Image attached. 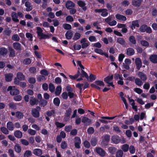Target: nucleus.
Masks as SVG:
<instances>
[{
	"label": "nucleus",
	"instance_id": "1",
	"mask_svg": "<svg viewBox=\"0 0 157 157\" xmlns=\"http://www.w3.org/2000/svg\"><path fill=\"white\" fill-rule=\"evenodd\" d=\"M43 32V30L40 27H36V33L38 37L40 39H45L46 38H48V36L46 34H44Z\"/></svg>",
	"mask_w": 157,
	"mask_h": 157
},
{
	"label": "nucleus",
	"instance_id": "2",
	"mask_svg": "<svg viewBox=\"0 0 157 157\" xmlns=\"http://www.w3.org/2000/svg\"><path fill=\"white\" fill-rule=\"evenodd\" d=\"M7 90L8 91H10V94L12 95H17L19 93V90L15 88L14 86H9Z\"/></svg>",
	"mask_w": 157,
	"mask_h": 157
},
{
	"label": "nucleus",
	"instance_id": "3",
	"mask_svg": "<svg viewBox=\"0 0 157 157\" xmlns=\"http://www.w3.org/2000/svg\"><path fill=\"white\" fill-rule=\"evenodd\" d=\"M140 30L142 32H144L145 31L148 33H151L152 32L151 28L150 27H148L147 25H143L141 26L140 28Z\"/></svg>",
	"mask_w": 157,
	"mask_h": 157
},
{
	"label": "nucleus",
	"instance_id": "4",
	"mask_svg": "<svg viewBox=\"0 0 157 157\" xmlns=\"http://www.w3.org/2000/svg\"><path fill=\"white\" fill-rule=\"evenodd\" d=\"M96 13H101V16L103 17L107 16L108 14L107 10L103 9H96L95 10Z\"/></svg>",
	"mask_w": 157,
	"mask_h": 157
},
{
	"label": "nucleus",
	"instance_id": "5",
	"mask_svg": "<svg viewBox=\"0 0 157 157\" xmlns=\"http://www.w3.org/2000/svg\"><path fill=\"white\" fill-rule=\"evenodd\" d=\"M40 108L39 107H37L36 109H33L32 110V113L33 116L35 117H39L40 114L39 111Z\"/></svg>",
	"mask_w": 157,
	"mask_h": 157
},
{
	"label": "nucleus",
	"instance_id": "6",
	"mask_svg": "<svg viewBox=\"0 0 157 157\" xmlns=\"http://www.w3.org/2000/svg\"><path fill=\"white\" fill-rule=\"evenodd\" d=\"M80 43L82 44L81 47L82 48H86L89 45V42L86 38H83L80 41Z\"/></svg>",
	"mask_w": 157,
	"mask_h": 157
},
{
	"label": "nucleus",
	"instance_id": "7",
	"mask_svg": "<svg viewBox=\"0 0 157 157\" xmlns=\"http://www.w3.org/2000/svg\"><path fill=\"white\" fill-rule=\"evenodd\" d=\"M95 151L101 156H104L105 155V152L100 147H96L95 148Z\"/></svg>",
	"mask_w": 157,
	"mask_h": 157
},
{
	"label": "nucleus",
	"instance_id": "8",
	"mask_svg": "<svg viewBox=\"0 0 157 157\" xmlns=\"http://www.w3.org/2000/svg\"><path fill=\"white\" fill-rule=\"evenodd\" d=\"M81 144V140L78 137L75 138V147L77 148H79L80 147V145Z\"/></svg>",
	"mask_w": 157,
	"mask_h": 157
},
{
	"label": "nucleus",
	"instance_id": "9",
	"mask_svg": "<svg viewBox=\"0 0 157 157\" xmlns=\"http://www.w3.org/2000/svg\"><path fill=\"white\" fill-rule=\"evenodd\" d=\"M78 6L81 7L84 11H86L87 10V7L86 6V4L85 2L82 1H78L77 2Z\"/></svg>",
	"mask_w": 157,
	"mask_h": 157
},
{
	"label": "nucleus",
	"instance_id": "10",
	"mask_svg": "<svg viewBox=\"0 0 157 157\" xmlns=\"http://www.w3.org/2000/svg\"><path fill=\"white\" fill-rule=\"evenodd\" d=\"M136 75L143 81H146L147 79V76L146 75L141 72H139L136 74Z\"/></svg>",
	"mask_w": 157,
	"mask_h": 157
},
{
	"label": "nucleus",
	"instance_id": "11",
	"mask_svg": "<svg viewBox=\"0 0 157 157\" xmlns=\"http://www.w3.org/2000/svg\"><path fill=\"white\" fill-rule=\"evenodd\" d=\"M135 62L137 69L139 70L142 66L141 59L139 58H137L135 59Z\"/></svg>",
	"mask_w": 157,
	"mask_h": 157
},
{
	"label": "nucleus",
	"instance_id": "12",
	"mask_svg": "<svg viewBox=\"0 0 157 157\" xmlns=\"http://www.w3.org/2000/svg\"><path fill=\"white\" fill-rule=\"evenodd\" d=\"M94 51L96 53L102 55H104L106 57H109L108 54L104 52L102 50L100 49L96 48L94 49Z\"/></svg>",
	"mask_w": 157,
	"mask_h": 157
},
{
	"label": "nucleus",
	"instance_id": "13",
	"mask_svg": "<svg viewBox=\"0 0 157 157\" xmlns=\"http://www.w3.org/2000/svg\"><path fill=\"white\" fill-rule=\"evenodd\" d=\"M139 22L137 20L133 21L132 22V25L130 26V28L132 30L135 29L136 27H139Z\"/></svg>",
	"mask_w": 157,
	"mask_h": 157
},
{
	"label": "nucleus",
	"instance_id": "14",
	"mask_svg": "<svg viewBox=\"0 0 157 157\" xmlns=\"http://www.w3.org/2000/svg\"><path fill=\"white\" fill-rule=\"evenodd\" d=\"M142 0H132V4L136 7H139L141 5Z\"/></svg>",
	"mask_w": 157,
	"mask_h": 157
},
{
	"label": "nucleus",
	"instance_id": "15",
	"mask_svg": "<svg viewBox=\"0 0 157 157\" xmlns=\"http://www.w3.org/2000/svg\"><path fill=\"white\" fill-rule=\"evenodd\" d=\"M14 83L16 84L19 85L21 87L25 88L26 87V84L24 82H22L19 83V81L16 78H14Z\"/></svg>",
	"mask_w": 157,
	"mask_h": 157
},
{
	"label": "nucleus",
	"instance_id": "16",
	"mask_svg": "<svg viewBox=\"0 0 157 157\" xmlns=\"http://www.w3.org/2000/svg\"><path fill=\"white\" fill-rule=\"evenodd\" d=\"M82 122L87 125H89L91 124L92 120L86 117H83L82 120Z\"/></svg>",
	"mask_w": 157,
	"mask_h": 157
},
{
	"label": "nucleus",
	"instance_id": "17",
	"mask_svg": "<svg viewBox=\"0 0 157 157\" xmlns=\"http://www.w3.org/2000/svg\"><path fill=\"white\" fill-rule=\"evenodd\" d=\"M66 6L67 9H71L75 6V4L71 1H67L66 3Z\"/></svg>",
	"mask_w": 157,
	"mask_h": 157
},
{
	"label": "nucleus",
	"instance_id": "18",
	"mask_svg": "<svg viewBox=\"0 0 157 157\" xmlns=\"http://www.w3.org/2000/svg\"><path fill=\"white\" fill-rule=\"evenodd\" d=\"M33 153L35 155L39 156L42 154V151L40 149L36 148L33 150Z\"/></svg>",
	"mask_w": 157,
	"mask_h": 157
},
{
	"label": "nucleus",
	"instance_id": "19",
	"mask_svg": "<svg viewBox=\"0 0 157 157\" xmlns=\"http://www.w3.org/2000/svg\"><path fill=\"white\" fill-rule=\"evenodd\" d=\"M115 17L117 20L121 21H125L127 19L125 16L119 14H117L115 16Z\"/></svg>",
	"mask_w": 157,
	"mask_h": 157
},
{
	"label": "nucleus",
	"instance_id": "20",
	"mask_svg": "<svg viewBox=\"0 0 157 157\" xmlns=\"http://www.w3.org/2000/svg\"><path fill=\"white\" fill-rule=\"evenodd\" d=\"M150 61L152 63H157V55H153L149 57Z\"/></svg>",
	"mask_w": 157,
	"mask_h": 157
},
{
	"label": "nucleus",
	"instance_id": "21",
	"mask_svg": "<svg viewBox=\"0 0 157 157\" xmlns=\"http://www.w3.org/2000/svg\"><path fill=\"white\" fill-rule=\"evenodd\" d=\"M112 140L114 143L117 144L120 142V139L117 136H112Z\"/></svg>",
	"mask_w": 157,
	"mask_h": 157
},
{
	"label": "nucleus",
	"instance_id": "22",
	"mask_svg": "<svg viewBox=\"0 0 157 157\" xmlns=\"http://www.w3.org/2000/svg\"><path fill=\"white\" fill-rule=\"evenodd\" d=\"M13 77V75L12 74H6L5 75V80L6 81H11Z\"/></svg>",
	"mask_w": 157,
	"mask_h": 157
},
{
	"label": "nucleus",
	"instance_id": "23",
	"mask_svg": "<svg viewBox=\"0 0 157 157\" xmlns=\"http://www.w3.org/2000/svg\"><path fill=\"white\" fill-rule=\"evenodd\" d=\"M13 47L16 50L20 51L21 50V44L17 42H15L13 44Z\"/></svg>",
	"mask_w": 157,
	"mask_h": 157
},
{
	"label": "nucleus",
	"instance_id": "24",
	"mask_svg": "<svg viewBox=\"0 0 157 157\" xmlns=\"http://www.w3.org/2000/svg\"><path fill=\"white\" fill-rule=\"evenodd\" d=\"M17 80H25V76L21 72H18L17 74Z\"/></svg>",
	"mask_w": 157,
	"mask_h": 157
},
{
	"label": "nucleus",
	"instance_id": "25",
	"mask_svg": "<svg viewBox=\"0 0 157 157\" xmlns=\"http://www.w3.org/2000/svg\"><path fill=\"white\" fill-rule=\"evenodd\" d=\"M38 100L33 97L31 98L30 101V104L31 105H34L38 103Z\"/></svg>",
	"mask_w": 157,
	"mask_h": 157
},
{
	"label": "nucleus",
	"instance_id": "26",
	"mask_svg": "<svg viewBox=\"0 0 157 157\" xmlns=\"http://www.w3.org/2000/svg\"><path fill=\"white\" fill-rule=\"evenodd\" d=\"M11 17L13 21L16 22L19 21V20L17 18L18 16L16 13L14 12H12L11 14Z\"/></svg>",
	"mask_w": 157,
	"mask_h": 157
},
{
	"label": "nucleus",
	"instance_id": "27",
	"mask_svg": "<svg viewBox=\"0 0 157 157\" xmlns=\"http://www.w3.org/2000/svg\"><path fill=\"white\" fill-rule=\"evenodd\" d=\"M73 35V32L71 31H68L65 34L66 38L68 40L71 39Z\"/></svg>",
	"mask_w": 157,
	"mask_h": 157
},
{
	"label": "nucleus",
	"instance_id": "28",
	"mask_svg": "<svg viewBox=\"0 0 157 157\" xmlns=\"http://www.w3.org/2000/svg\"><path fill=\"white\" fill-rule=\"evenodd\" d=\"M7 128L10 131H12L14 129V125L12 122L9 121L7 124Z\"/></svg>",
	"mask_w": 157,
	"mask_h": 157
},
{
	"label": "nucleus",
	"instance_id": "29",
	"mask_svg": "<svg viewBox=\"0 0 157 157\" xmlns=\"http://www.w3.org/2000/svg\"><path fill=\"white\" fill-rule=\"evenodd\" d=\"M135 53L134 50L131 48H128L127 51V54L129 56H131L134 55Z\"/></svg>",
	"mask_w": 157,
	"mask_h": 157
},
{
	"label": "nucleus",
	"instance_id": "30",
	"mask_svg": "<svg viewBox=\"0 0 157 157\" xmlns=\"http://www.w3.org/2000/svg\"><path fill=\"white\" fill-rule=\"evenodd\" d=\"M7 52V50L5 48H2L0 49V54L2 56L6 55Z\"/></svg>",
	"mask_w": 157,
	"mask_h": 157
},
{
	"label": "nucleus",
	"instance_id": "31",
	"mask_svg": "<svg viewBox=\"0 0 157 157\" xmlns=\"http://www.w3.org/2000/svg\"><path fill=\"white\" fill-rule=\"evenodd\" d=\"M15 136L18 138H21L22 136V134L21 132L19 131H16L14 132Z\"/></svg>",
	"mask_w": 157,
	"mask_h": 157
},
{
	"label": "nucleus",
	"instance_id": "32",
	"mask_svg": "<svg viewBox=\"0 0 157 157\" xmlns=\"http://www.w3.org/2000/svg\"><path fill=\"white\" fill-rule=\"evenodd\" d=\"M81 36V35L78 33H75L73 36V40H76L79 39Z\"/></svg>",
	"mask_w": 157,
	"mask_h": 157
},
{
	"label": "nucleus",
	"instance_id": "33",
	"mask_svg": "<svg viewBox=\"0 0 157 157\" xmlns=\"http://www.w3.org/2000/svg\"><path fill=\"white\" fill-rule=\"evenodd\" d=\"M25 6L26 7V10L27 11H30L32 9V7L30 5V3L29 2L25 3Z\"/></svg>",
	"mask_w": 157,
	"mask_h": 157
},
{
	"label": "nucleus",
	"instance_id": "34",
	"mask_svg": "<svg viewBox=\"0 0 157 157\" xmlns=\"http://www.w3.org/2000/svg\"><path fill=\"white\" fill-rule=\"evenodd\" d=\"M62 91V87L61 86H58L56 89L55 94L57 96L59 95L61 93Z\"/></svg>",
	"mask_w": 157,
	"mask_h": 157
},
{
	"label": "nucleus",
	"instance_id": "35",
	"mask_svg": "<svg viewBox=\"0 0 157 157\" xmlns=\"http://www.w3.org/2000/svg\"><path fill=\"white\" fill-rule=\"evenodd\" d=\"M113 78V75L111 76H108L107 77L105 78L104 79V81L107 83H109V82H111Z\"/></svg>",
	"mask_w": 157,
	"mask_h": 157
},
{
	"label": "nucleus",
	"instance_id": "36",
	"mask_svg": "<svg viewBox=\"0 0 157 157\" xmlns=\"http://www.w3.org/2000/svg\"><path fill=\"white\" fill-rule=\"evenodd\" d=\"M117 150V148L111 146L108 148V151L111 154H114Z\"/></svg>",
	"mask_w": 157,
	"mask_h": 157
},
{
	"label": "nucleus",
	"instance_id": "37",
	"mask_svg": "<svg viewBox=\"0 0 157 157\" xmlns=\"http://www.w3.org/2000/svg\"><path fill=\"white\" fill-rule=\"evenodd\" d=\"M9 50L10 52V56L11 57H13L15 56V53L14 49L12 48L9 47Z\"/></svg>",
	"mask_w": 157,
	"mask_h": 157
},
{
	"label": "nucleus",
	"instance_id": "38",
	"mask_svg": "<svg viewBox=\"0 0 157 157\" xmlns=\"http://www.w3.org/2000/svg\"><path fill=\"white\" fill-rule=\"evenodd\" d=\"M81 75L82 77H85L86 79H88V75L83 69L81 70V73L80 72V75Z\"/></svg>",
	"mask_w": 157,
	"mask_h": 157
},
{
	"label": "nucleus",
	"instance_id": "39",
	"mask_svg": "<svg viewBox=\"0 0 157 157\" xmlns=\"http://www.w3.org/2000/svg\"><path fill=\"white\" fill-rule=\"evenodd\" d=\"M96 78L95 75L90 74L89 75V77L88 76V79L87 80L90 82H92L95 80Z\"/></svg>",
	"mask_w": 157,
	"mask_h": 157
},
{
	"label": "nucleus",
	"instance_id": "40",
	"mask_svg": "<svg viewBox=\"0 0 157 157\" xmlns=\"http://www.w3.org/2000/svg\"><path fill=\"white\" fill-rule=\"evenodd\" d=\"M135 83L139 86H141L143 84L142 81L139 78H136L135 79Z\"/></svg>",
	"mask_w": 157,
	"mask_h": 157
},
{
	"label": "nucleus",
	"instance_id": "41",
	"mask_svg": "<svg viewBox=\"0 0 157 157\" xmlns=\"http://www.w3.org/2000/svg\"><path fill=\"white\" fill-rule=\"evenodd\" d=\"M14 149L15 151L17 153L20 152L21 151V147L18 144H17L15 145L14 147Z\"/></svg>",
	"mask_w": 157,
	"mask_h": 157
},
{
	"label": "nucleus",
	"instance_id": "42",
	"mask_svg": "<svg viewBox=\"0 0 157 157\" xmlns=\"http://www.w3.org/2000/svg\"><path fill=\"white\" fill-rule=\"evenodd\" d=\"M121 149L124 152H127L128 150L129 146L127 144H124L123 145Z\"/></svg>",
	"mask_w": 157,
	"mask_h": 157
},
{
	"label": "nucleus",
	"instance_id": "43",
	"mask_svg": "<svg viewBox=\"0 0 157 157\" xmlns=\"http://www.w3.org/2000/svg\"><path fill=\"white\" fill-rule=\"evenodd\" d=\"M90 143L92 146H95L97 143V139L95 138H92L91 140Z\"/></svg>",
	"mask_w": 157,
	"mask_h": 157
},
{
	"label": "nucleus",
	"instance_id": "44",
	"mask_svg": "<svg viewBox=\"0 0 157 157\" xmlns=\"http://www.w3.org/2000/svg\"><path fill=\"white\" fill-rule=\"evenodd\" d=\"M80 75V71L79 70H78V73L77 74L75 75L74 76H72V75H70L69 77L70 78L72 79H75L76 78H77Z\"/></svg>",
	"mask_w": 157,
	"mask_h": 157
},
{
	"label": "nucleus",
	"instance_id": "45",
	"mask_svg": "<svg viewBox=\"0 0 157 157\" xmlns=\"http://www.w3.org/2000/svg\"><path fill=\"white\" fill-rule=\"evenodd\" d=\"M129 148V151L130 153L133 154L135 153L136 150L135 148L133 146H130Z\"/></svg>",
	"mask_w": 157,
	"mask_h": 157
},
{
	"label": "nucleus",
	"instance_id": "46",
	"mask_svg": "<svg viewBox=\"0 0 157 157\" xmlns=\"http://www.w3.org/2000/svg\"><path fill=\"white\" fill-rule=\"evenodd\" d=\"M94 83L97 85L99 86H104L105 85L104 83L102 81L97 80Z\"/></svg>",
	"mask_w": 157,
	"mask_h": 157
},
{
	"label": "nucleus",
	"instance_id": "47",
	"mask_svg": "<svg viewBox=\"0 0 157 157\" xmlns=\"http://www.w3.org/2000/svg\"><path fill=\"white\" fill-rule=\"evenodd\" d=\"M16 116L17 118L20 119L23 118V115L22 113L17 112L16 113Z\"/></svg>",
	"mask_w": 157,
	"mask_h": 157
},
{
	"label": "nucleus",
	"instance_id": "48",
	"mask_svg": "<svg viewBox=\"0 0 157 157\" xmlns=\"http://www.w3.org/2000/svg\"><path fill=\"white\" fill-rule=\"evenodd\" d=\"M63 27L66 30H69L71 29V25L69 24H64L63 25Z\"/></svg>",
	"mask_w": 157,
	"mask_h": 157
},
{
	"label": "nucleus",
	"instance_id": "49",
	"mask_svg": "<svg viewBox=\"0 0 157 157\" xmlns=\"http://www.w3.org/2000/svg\"><path fill=\"white\" fill-rule=\"evenodd\" d=\"M53 103L56 106H59L60 103V100L59 98H56L53 100Z\"/></svg>",
	"mask_w": 157,
	"mask_h": 157
},
{
	"label": "nucleus",
	"instance_id": "50",
	"mask_svg": "<svg viewBox=\"0 0 157 157\" xmlns=\"http://www.w3.org/2000/svg\"><path fill=\"white\" fill-rule=\"evenodd\" d=\"M32 155L31 152L29 150L26 151L24 155V156L25 157H29L31 156Z\"/></svg>",
	"mask_w": 157,
	"mask_h": 157
},
{
	"label": "nucleus",
	"instance_id": "51",
	"mask_svg": "<svg viewBox=\"0 0 157 157\" xmlns=\"http://www.w3.org/2000/svg\"><path fill=\"white\" fill-rule=\"evenodd\" d=\"M123 153L121 150H119L116 153V157H122L123 156Z\"/></svg>",
	"mask_w": 157,
	"mask_h": 157
},
{
	"label": "nucleus",
	"instance_id": "52",
	"mask_svg": "<svg viewBox=\"0 0 157 157\" xmlns=\"http://www.w3.org/2000/svg\"><path fill=\"white\" fill-rule=\"evenodd\" d=\"M12 39L15 41H18L20 39L19 36L17 34L14 35L12 37Z\"/></svg>",
	"mask_w": 157,
	"mask_h": 157
},
{
	"label": "nucleus",
	"instance_id": "53",
	"mask_svg": "<svg viewBox=\"0 0 157 157\" xmlns=\"http://www.w3.org/2000/svg\"><path fill=\"white\" fill-rule=\"evenodd\" d=\"M55 124L56 126L57 127L59 128H61L64 127L65 125L64 124L59 123L58 122H56L55 123Z\"/></svg>",
	"mask_w": 157,
	"mask_h": 157
},
{
	"label": "nucleus",
	"instance_id": "54",
	"mask_svg": "<svg viewBox=\"0 0 157 157\" xmlns=\"http://www.w3.org/2000/svg\"><path fill=\"white\" fill-rule=\"evenodd\" d=\"M46 79L45 77L42 75H39L37 77V80L39 81H41L43 80H45Z\"/></svg>",
	"mask_w": 157,
	"mask_h": 157
},
{
	"label": "nucleus",
	"instance_id": "55",
	"mask_svg": "<svg viewBox=\"0 0 157 157\" xmlns=\"http://www.w3.org/2000/svg\"><path fill=\"white\" fill-rule=\"evenodd\" d=\"M1 130L2 132L5 134L7 135L9 133L8 130L5 127H1Z\"/></svg>",
	"mask_w": 157,
	"mask_h": 157
},
{
	"label": "nucleus",
	"instance_id": "56",
	"mask_svg": "<svg viewBox=\"0 0 157 157\" xmlns=\"http://www.w3.org/2000/svg\"><path fill=\"white\" fill-rule=\"evenodd\" d=\"M31 62V59L29 58H27L24 60L23 61V63L26 64H29Z\"/></svg>",
	"mask_w": 157,
	"mask_h": 157
},
{
	"label": "nucleus",
	"instance_id": "57",
	"mask_svg": "<svg viewBox=\"0 0 157 157\" xmlns=\"http://www.w3.org/2000/svg\"><path fill=\"white\" fill-rule=\"evenodd\" d=\"M130 42L133 44H135L136 43V41L134 37L133 36H131L129 38Z\"/></svg>",
	"mask_w": 157,
	"mask_h": 157
},
{
	"label": "nucleus",
	"instance_id": "58",
	"mask_svg": "<svg viewBox=\"0 0 157 157\" xmlns=\"http://www.w3.org/2000/svg\"><path fill=\"white\" fill-rule=\"evenodd\" d=\"M28 132L31 135H34L36 133L35 130L31 129H29L28 130Z\"/></svg>",
	"mask_w": 157,
	"mask_h": 157
},
{
	"label": "nucleus",
	"instance_id": "59",
	"mask_svg": "<svg viewBox=\"0 0 157 157\" xmlns=\"http://www.w3.org/2000/svg\"><path fill=\"white\" fill-rule=\"evenodd\" d=\"M40 103L41 106H44L47 105V101L45 100H42L40 101Z\"/></svg>",
	"mask_w": 157,
	"mask_h": 157
},
{
	"label": "nucleus",
	"instance_id": "60",
	"mask_svg": "<svg viewBox=\"0 0 157 157\" xmlns=\"http://www.w3.org/2000/svg\"><path fill=\"white\" fill-rule=\"evenodd\" d=\"M117 42L121 44L124 45L125 44L124 40L121 38H119L117 39Z\"/></svg>",
	"mask_w": 157,
	"mask_h": 157
},
{
	"label": "nucleus",
	"instance_id": "61",
	"mask_svg": "<svg viewBox=\"0 0 157 157\" xmlns=\"http://www.w3.org/2000/svg\"><path fill=\"white\" fill-rule=\"evenodd\" d=\"M26 37L29 39L30 40H32L33 36L31 33H27L26 34Z\"/></svg>",
	"mask_w": 157,
	"mask_h": 157
},
{
	"label": "nucleus",
	"instance_id": "62",
	"mask_svg": "<svg viewBox=\"0 0 157 157\" xmlns=\"http://www.w3.org/2000/svg\"><path fill=\"white\" fill-rule=\"evenodd\" d=\"M28 81L30 83L34 84L36 82V79L34 78L30 77L29 78Z\"/></svg>",
	"mask_w": 157,
	"mask_h": 157
},
{
	"label": "nucleus",
	"instance_id": "63",
	"mask_svg": "<svg viewBox=\"0 0 157 157\" xmlns=\"http://www.w3.org/2000/svg\"><path fill=\"white\" fill-rule=\"evenodd\" d=\"M74 49L76 50H78L81 49V46L79 44H75L73 46Z\"/></svg>",
	"mask_w": 157,
	"mask_h": 157
},
{
	"label": "nucleus",
	"instance_id": "64",
	"mask_svg": "<svg viewBox=\"0 0 157 157\" xmlns=\"http://www.w3.org/2000/svg\"><path fill=\"white\" fill-rule=\"evenodd\" d=\"M89 40L91 42H96V37L94 36H91L89 37Z\"/></svg>",
	"mask_w": 157,
	"mask_h": 157
}]
</instances>
